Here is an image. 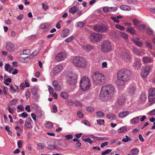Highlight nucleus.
<instances>
[{
  "instance_id": "f257e3e1",
  "label": "nucleus",
  "mask_w": 155,
  "mask_h": 155,
  "mask_svg": "<svg viewBox=\"0 0 155 155\" xmlns=\"http://www.w3.org/2000/svg\"><path fill=\"white\" fill-rule=\"evenodd\" d=\"M114 91V87L112 85L104 86L101 88L100 94V98L103 101L109 100L113 97Z\"/></svg>"
},
{
  "instance_id": "f03ea898",
  "label": "nucleus",
  "mask_w": 155,
  "mask_h": 155,
  "mask_svg": "<svg viewBox=\"0 0 155 155\" xmlns=\"http://www.w3.org/2000/svg\"><path fill=\"white\" fill-rule=\"evenodd\" d=\"M130 71L126 69H123L118 71L117 74V80L116 83L118 85H123L129 79Z\"/></svg>"
},
{
  "instance_id": "7ed1b4c3",
  "label": "nucleus",
  "mask_w": 155,
  "mask_h": 155,
  "mask_svg": "<svg viewBox=\"0 0 155 155\" xmlns=\"http://www.w3.org/2000/svg\"><path fill=\"white\" fill-rule=\"evenodd\" d=\"M72 62L75 67L81 68H85L87 65V60L81 56L74 57L72 60Z\"/></svg>"
},
{
  "instance_id": "20e7f679",
  "label": "nucleus",
  "mask_w": 155,
  "mask_h": 155,
  "mask_svg": "<svg viewBox=\"0 0 155 155\" xmlns=\"http://www.w3.org/2000/svg\"><path fill=\"white\" fill-rule=\"evenodd\" d=\"M92 78L94 83L96 84L105 83L106 81L105 77L98 72L93 73Z\"/></svg>"
},
{
  "instance_id": "39448f33",
  "label": "nucleus",
  "mask_w": 155,
  "mask_h": 155,
  "mask_svg": "<svg viewBox=\"0 0 155 155\" xmlns=\"http://www.w3.org/2000/svg\"><path fill=\"white\" fill-rule=\"evenodd\" d=\"M81 89L83 91L88 90L91 86L90 79L87 76H84L81 79L80 82Z\"/></svg>"
},
{
  "instance_id": "423d86ee",
  "label": "nucleus",
  "mask_w": 155,
  "mask_h": 155,
  "mask_svg": "<svg viewBox=\"0 0 155 155\" xmlns=\"http://www.w3.org/2000/svg\"><path fill=\"white\" fill-rule=\"evenodd\" d=\"M112 45L109 41H104L101 45V50L103 52H108L111 51Z\"/></svg>"
},
{
  "instance_id": "0eeeda50",
  "label": "nucleus",
  "mask_w": 155,
  "mask_h": 155,
  "mask_svg": "<svg viewBox=\"0 0 155 155\" xmlns=\"http://www.w3.org/2000/svg\"><path fill=\"white\" fill-rule=\"evenodd\" d=\"M149 101L151 102L149 104L150 105L155 103V89L154 88H151L149 91Z\"/></svg>"
},
{
  "instance_id": "6e6552de",
  "label": "nucleus",
  "mask_w": 155,
  "mask_h": 155,
  "mask_svg": "<svg viewBox=\"0 0 155 155\" xmlns=\"http://www.w3.org/2000/svg\"><path fill=\"white\" fill-rule=\"evenodd\" d=\"M102 38L101 34L97 33H93L90 35V39L93 42H98L101 41Z\"/></svg>"
},
{
  "instance_id": "1a4fd4ad",
  "label": "nucleus",
  "mask_w": 155,
  "mask_h": 155,
  "mask_svg": "<svg viewBox=\"0 0 155 155\" xmlns=\"http://www.w3.org/2000/svg\"><path fill=\"white\" fill-rule=\"evenodd\" d=\"M151 68L150 66L146 65L142 67L141 71V75L143 78H145L149 74Z\"/></svg>"
},
{
  "instance_id": "9d476101",
  "label": "nucleus",
  "mask_w": 155,
  "mask_h": 155,
  "mask_svg": "<svg viewBox=\"0 0 155 155\" xmlns=\"http://www.w3.org/2000/svg\"><path fill=\"white\" fill-rule=\"evenodd\" d=\"M107 27L103 25H95L94 28V30L97 32H103L107 30Z\"/></svg>"
},
{
  "instance_id": "9b49d317",
  "label": "nucleus",
  "mask_w": 155,
  "mask_h": 155,
  "mask_svg": "<svg viewBox=\"0 0 155 155\" xmlns=\"http://www.w3.org/2000/svg\"><path fill=\"white\" fill-rule=\"evenodd\" d=\"M77 78L76 74H72L68 79V83L71 85L75 84L77 81Z\"/></svg>"
},
{
  "instance_id": "f8f14e48",
  "label": "nucleus",
  "mask_w": 155,
  "mask_h": 155,
  "mask_svg": "<svg viewBox=\"0 0 155 155\" xmlns=\"http://www.w3.org/2000/svg\"><path fill=\"white\" fill-rule=\"evenodd\" d=\"M67 54L65 52H61L57 54L55 59L58 61L64 60L66 57Z\"/></svg>"
},
{
  "instance_id": "ddd939ff",
  "label": "nucleus",
  "mask_w": 155,
  "mask_h": 155,
  "mask_svg": "<svg viewBox=\"0 0 155 155\" xmlns=\"http://www.w3.org/2000/svg\"><path fill=\"white\" fill-rule=\"evenodd\" d=\"M81 49L84 51L89 52L94 49L93 47L89 44H84L82 45Z\"/></svg>"
},
{
  "instance_id": "4468645a",
  "label": "nucleus",
  "mask_w": 155,
  "mask_h": 155,
  "mask_svg": "<svg viewBox=\"0 0 155 155\" xmlns=\"http://www.w3.org/2000/svg\"><path fill=\"white\" fill-rule=\"evenodd\" d=\"M63 68V66L62 65H59L55 66L53 69V73L54 75L58 74L61 72Z\"/></svg>"
},
{
  "instance_id": "2eb2a0df",
  "label": "nucleus",
  "mask_w": 155,
  "mask_h": 155,
  "mask_svg": "<svg viewBox=\"0 0 155 155\" xmlns=\"http://www.w3.org/2000/svg\"><path fill=\"white\" fill-rule=\"evenodd\" d=\"M6 48L8 51H12L15 50V47L13 43L8 42L6 44Z\"/></svg>"
},
{
  "instance_id": "dca6fc26",
  "label": "nucleus",
  "mask_w": 155,
  "mask_h": 155,
  "mask_svg": "<svg viewBox=\"0 0 155 155\" xmlns=\"http://www.w3.org/2000/svg\"><path fill=\"white\" fill-rule=\"evenodd\" d=\"M32 120L30 118H28L26 119L25 124V127L26 128L31 129L32 128L31 124Z\"/></svg>"
},
{
  "instance_id": "f3484780",
  "label": "nucleus",
  "mask_w": 155,
  "mask_h": 155,
  "mask_svg": "<svg viewBox=\"0 0 155 155\" xmlns=\"http://www.w3.org/2000/svg\"><path fill=\"white\" fill-rule=\"evenodd\" d=\"M120 55L122 58L125 61H127L129 60L130 57L128 54L125 52H122Z\"/></svg>"
},
{
  "instance_id": "a211bd4d",
  "label": "nucleus",
  "mask_w": 155,
  "mask_h": 155,
  "mask_svg": "<svg viewBox=\"0 0 155 155\" xmlns=\"http://www.w3.org/2000/svg\"><path fill=\"white\" fill-rule=\"evenodd\" d=\"M70 30L68 28H65L63 30L61 34V36L63 38L67 37L69 34Z\"/></svg>"
},
{
  "instance_id": "6ab92c4d",
  "label": "nucleus",
  "mask_w": 155,
  "mask_h": 155,
  "mask_svg": "<svg viewBox=\"0 0 155 155\" xmlns=\"http://www.w3.org/2000/svg\"><path fill=\"white\" fill-rule=\"evenodd\" d=\"M142 61L144 64L149 63L152 62L153 60L151 58L145 56L143 57Z\"/></svg>"
},
{
  "instance_id": "aec40b11",
  "label": "nucleus",
  "mask_w": 155,
  "mask_h": 155,
  "mask_svg": "<svg viewBox=\"0 0 155 155\" xmlns=\"http://www.w3.org/2000/svg\"><path fill=\"white\" fill-rule=\"evenodd\" d=\"M129 113L127 111H122L118 114V116L121 118H124L128 115Z\"/></svg>"
},
{
  "instance_id": "412c9836",
  "label": "nucleus",
  "mask_w": 155,
  "mask_h": 155,
  "mask_svg": "<svg viewBox=\"0 0 155 155\" xmlns=\"http://www.w3.org/2000/svg\"><path fill=\"white\" fill-rule=\"evenodd\" d=\"M141 62L139 61H136L134 64V66L136 69H140L141 66Z\"/></svg>"
},
{
  "instance_id": "4be33fe9",
  "label": "nucleus",
  "mask_w": 155,
  "mask_h": 155,
  "mask_svg": "<svg viewBox=\"0 0 155 155\" xmlns=\"http://www.w3.org/2000/svg\"><path fill=\"white\" fill-rule=\"evenodd\" d=\"M125 99V97L124 96H122L120 97L118 99V103L120 105H122L124 102Z\"/></svg>"
},
{
  "instance_id": "5701e85b",
  "label": "nucleus",
  "mask_w": 155,
  "mask_h": 155,
  "mask_svg": "<svg viewBox=\"0 0 155 155\" xmlns=\"http://www.w3.org/2000/svg\"><path fill=\"white\" fill-rule=\"evenodd\" d=\"M60 96L61 98L64 99H67L69 97L68 94L65 92H62L61 93Z\"/></svg>"
},
{
  "instance_id": "b1692460",
  "label": "nucleus",
  "mask_w": 155,
  "mask_h": 155,
  "mask_svg": "<svg viewBox=\"0 0 155 155\" xmlns=\"http://www.w3.org/2000/svg\"><path fill=\"white\" fill-rule=\"evenodd\" d=\"M139 121V117H136L132 119L130 121V123L132 124H134L137 123Z\"/></svg>"
},
{
  "instance_id": "393cba45",
  "label": "nucleus",
  "mask_w": 155,
  "mask_h": 155,
  "mask_svg": "<svg viewBox=\"0 0 155 155\" xmlns=\"http://www.w3.org/2000/svg\"><path fill=\"white\" fill-rule=\"evenodd\" d=\"M120 8L122 10L129 11L131 10L130 7L126 5H122L120 7Z\"/></svg>"
},
{
  "instance_id": "a878e982",
  "label": "nucleus",
  "mask_w": 155,
  "mask_h": 155,
  "mask_svg": "<svg viewBox=\"0 0 155 155\" xmlns=\"http://www.w3.org/2000/svg\"><path fill=\"white\" fill-rule=\"evenodd\" d=\"M136 91V89L134 87H129L128 90V92L129 94L131 95H133L135 94Z\"/></svg>"
},
{
  "instance_id": "bb28decb",
  "label": "nucleus",
  "mask_w": 155,
  "mask_h": 155,
  "mask_svg": "<svg viewBox=\"0 0 155 155\" xmlns=\"http://www.w3.org/2000/svg\"><path fill=\"white\" fill-rule=\"evenodd\" d=\"M38 91V89L36 88L33 87L31 90V91L33 95L34 96L36 97L37 98L39 97V96L37 93Z\"/></svg>"
},
{
  "instance_id": "cd10ccee",
  "label": "nucleus",
  "mask_w": 155,
  "mask_h": 155,
  "mask_svg": "<svg viewBox=\"0 0 155 155\" xmlns=\"http://www.w3.org/2000/svg\"><path fill=\"white\" fill-rule=\"evenodd\" d=\"M18 59L20 61L24 63L27 62L29 61V59L28 57L24 58L21 57H19L18 58Z\"/></svg>"
},
{
  "instance_id": "c85d7f7f",
  "label": "nucleus",
  "mask_w": 155,
  "mask_h": 155,
  "mask_svg": "<svg viewBox=\"0 0 155 155\" xmlns=\"http://www.w3.org/2000/svg\"><path fill=\"white\" fill-rule=\"evenodd\" d=\"M107 117L111 120H115L116 118L115 115L113 114H108L107 115Z\"/></svg>"
},
{
  "instance_id": "c756f323",
  "label": "nucleus",
  "mask_w": 155,
  "mask_h": 155,
  "mask_svg": "<svg viewBox=\"0 0 155 155\" xmlns=\"http://www.w3.org/2000/svg\"><path fill=\"white\" fill-rule=\"evenodd\" d=\"M77 8L75 6H73L71 8L69 9V12L74 14L75 12L77 11Z\"/></svg>"
},
{
  "instance_id": "7c9ffc66",
  "label": "nucleus",
  "mask_w": 155,
  "mask_h": 155,
  "mask_svg": "<svg viewBox=\"0 0 155 155\" xmlns=\"http://www.w3.org/2000/svg\"><path fill=\"white\" fill-rule=\"evenodd\" d=\"M126 31L129 32L133 34H135L136 33L134 29L132 27L127 28V29L126 30Z\"/></svg>"
},
{
  "instance_id": "2f4dec72",
  "label": "nucleus",
  "mask_w": 155,
  "mask_h": 155,
  "mask_svg": "<svg viewBox=\"0 0 155 155\" xmlns=\"http://www.w3.org/2000/svg\"><path fill=\"white\" fill-rule=\"evenodd\" d=\"M39 53V51L38 50L35 51L33 52L30 55L29 57H28L29 59V60H30V59L33 58L35 56L37 55Z\"/></svg>"
},
{
  "instance_id": "473e14b6",
  "label": "nucleus",
  "mask_w": 155,
  "mask_h": 155,
  "mask_svg": "<svg viewBox=\"0 0 155 155\" xmlns=\"http://www.w3.org/2000/svg\"><path fill=\"white\" fill-rule=\"evenodd\" d=\"M18 101V100L17 99H13L12 101H11L8 104V106H11L14 105L16 104Z\"/></svg>"
},
{
  "instance_id": "72a5a7b5",
  "label": "nucleus",
  "mask_w": 155,
  "mask_h": 155,
  "mask_svg": "<svg viewBox=\"0 0 155 155\" xmlns=\"http://www.w3.org/2000/svg\"><path fill=\"white\" fill-rule=\"evenodd\" d=\"M139 152V150L137 148H133L130 151V153L132 155L137 154Z\"/></svg>"
},
{
  "instance_id": "f704fd0d",
  "label": "nucleus",
  "mask_w": 155,
  "mask_h": 155,
  "mask_svg": "<svg viewBox=\"0 0 155 155\" xmlns=\"http://www.w3.org/2000/svg\"><path fill=\"white\" fill-rule=\"evenodd\" d=\"M30 51L29 49H26L22 51L21 52V55L26 54L29 55L30 53Z\"/></svg>"
},
{
  "instance_id": "c9c22d12",
  "label": "nucleus",
  "mask_w": 155,
  "mask_h": 155,
  "mask_svg": "<svg viewBox=\"0 0 155 155\" xmlns=\"http://www.w3.org/2000/svg\"><path fill=\"white\" fill-rule=\"evenodd\" d=\"M96 115L98 118H102L104 116V113L100 111H97L96 113Z\"/></svg>"
},
{
  "instance_id": "e433bc0d",
  "label": "nucleus",
  "mask_w": 155,
  "mask_h": 155,
  "mask_svg": "<svg viewBox=\"0 0 155 155\" xmlns=\"http://www.w3.org/2000/svg\"><path fill=\"white\" fill-rule=\"evenodd\" d=\"M45 126L48 129H51L53 127V123L51 122H48L46 124Z\"/></svg>"
},
{
  "instance_id": "4c0bfd02",
  "label": "nucleus",
  "mask_w": 155,
  "mask_h": 155,
  "mask_svg": "<svg viewBox=\"0 0 155 155\" xmlns=\"http://www.w3.org/2000/svg\"><path fill=\"white\" fill-rule=\"evenodd\" d=\"M10 91L12 92L15 93L16 92H17L18 93L19 92V91L18 90V89H15L14 87H13L12 85H11L10 86Z\"/></svg>"
},
{
  "instance_id": "58836bf2",
  "label": "nucleus",
  "mask_w": 155,
  "mask_h": 155,
  "mask_svg": "<svg viewBox=\"0 0 155 155\" xmlns=\"http://www.w3.org/2000/svg\"><path fill=\"white\" fill-rule=\"evenodd\" d=\"M125 138H123L122 139V141L124 142H127L128 141H131L132 139L130 138L127 135L125 136Z\"/></svg>"
},
{
  "instance_id": "ea45409f",
  "label": "nucleus",
  "mask_w": 155,
  "mask_h": 155,
  "mask_svg": "<svg viewBox=\"0 0 155 155\" xmlns=\"http://www.w3.org/2000/svg\"><path fill=\"white\" fill-rule=\"evenodd\" d=\"M127 130L126 127H124L120 128L118 130L117 132L119 133H120L125 131Z\"/></svg>"
},
{
  "instance_id": "a19ab883",
  "label": "nucleus",
  "mask_w": 155,
  "mask_h": 155,
  "mask_svg": "<svg viewBox=\"0 0 155 155\" xmlns=\"http://www.w3.org/2000/svg\"><path fill=\"white\" fill-rule=\"evenodd\" d=\"M38 149V150H41L43 149L45 146V144L41 143H39L37 144Z\"/></svg>"
},
{
  "instance_id": "79ce46f5",
  "label": "nucleus",
  "mask_w": 155,
  "mask_h": 155,
  "mask_svg": "<svg viewBox=\"0 0 155 155\" xmlns=\"http://www.w3.org/2000/svg\"><path fill=\"white\" fill-rule=\"evenodd\" d=\"M110 12L116 11L117 10V6L115 5L114 7H109Z\"/></svg>"
},
{
  "instance_id": "37998d69",
  "label": "nucleus",
  "mask_w": 155,
  "mask_h": 155,
  "mask_svg": "<svg viewBox=\"0 0 155 155\" xmlns=\"http://www.w3.org/2000/svg\"><path fill=\"white\" fill-rule=\"evenodd\" d=\"M74 104L77 106L80 107L83 106L82 104L78 100H76L74 101Z\"/></svg>"
},
{
  "instance_id": "c03bdc74",
  "label": "nucleus",
  "mask_w": 155,
  "mask_h": 155,
  "mask_svg": "<svg viewBox=\"0 0 155 155\" xmlns=\"http://www.w3.org/2000/svg\"><path fill=\"white\" fill-rule=\"evenodd\" d=\"M40 26L41 28L43 29H45L47 28L48 27L49 25L47 24L44 23L41 25Z\"/></svg>"
},
{
  "instance_id": "a18cd8bd",
  "label": "nucleus",
  "mask_w": 155,
  "mask_h": 155,
  "mask_svg": "<svg viewBox=\"0 0 155 155\" xmlns=\"http://www.w3.org/2000/svg\"><path fill=\"white\" fill-rule=\"evenodd\" d=\"M121 36L125 39H127L128 38V35L124 32H121L120 33Z\"/></svg>"
},
{
  "instance_id": "49530a36",
  "label": "nucleus",
  "mask_w": 155,
  "mask_h": 155,
  "mask_svg": "<svg viewBox=\"0 0 155 155\" xmlns=\"http://www.w3.org/2000/svg\"><path fill=\"white\" fill-rule=\"evenodd\" d=\"M115 27L116 28L120 30L123 31L125 30V28L124 27L119 25L116 24L115 25Z\"/></svg>"
},
{
  "instance_id": "de8ad7c7",
  "label": "nucleus",
  "mask_w": 155,
  "mask_h": 155,
  "mask_svg": "<svg viewBox=\"0 0 155 155\" xmlns=\"http://www.w3.org/2000/svg\"><path fill=\"white\" fill-rule=\"evenodd\" d=\"M112 150L110 149H107L105 151L102 152L101 154V155H105L106 154H108Z\"/></svg>"
},
{
  "instance_id": "09e8293b",
  "label": "nucleus",
  "mask_w": 155,
  "mask_h": 155,
  "mask_svg": "<svg viewBox=\"0 0 155 155\" xmlns=\"http://www.w3.org/2000/svg\"><path fill=\"white\" fill-rule=\"evenodd\" d=\"M133 50L135 53L138 55H141V53L136 48H133Z\"/></svg>"
},
{
  "instance_id": "8fccbe9b",
  "label": "nucleus",
  "mask_w": 155,
  "mask_h": 155,
  "mask_svg": "<svg viewBox=\"0 0 155 155\" xmlns=\"http://www.w3.org/2000/svg\"><path fill=\"white\" fill-rule=\"evenodd\" d=\"M54 88L55 90L59 91L61 90V87L60 85L58 84L54 86Z\"/></svg>"
},
{
  "instance_id": "3c124183",
  "label": "nucleus",
  "mask_w": 155,
  "mask_h": 155,
  "mask_svg": "<svg viewBox=\"0 0 155 155\" xmlns=\"http://www.w3.org/2000/svg\"><path fill=\"white\" fill-rule=\"evenodd\" d=\"M74 37L73 36H71L70 37L65 39V41L66 42H69L71 41L73 39H74Z\"/></svg>"
},
{
  "instance_id": "603ef678",
  "label": "nucleus",
  "mask_w": 155,
  "mask_h": 155,
  "mask_svg": "<svg viewBox=\"0 0 155 155\" xmlns=\"http://www.w3.org/2000/svg\"><path fill=\"white\" fill-rule=\"evenodd\" d=\"M137 28L139 30L142 31L145 29V26L144 25H140L138 26Z\"/></svg>"
},
{
  "instance_id": "864d4df0",
  "label": "nucleus",
  "mask_w": 155,
  "mask_h": 155,
  "mask_svg": "<svg viewBox=\"0 0 155 155\" xmlns=\"http://www.w3.org/2000/svg\"><path fill=\"white\" fill-rule=\"evenodd\" d=\"M140 98L142 101H144L146 99V96L144 94H142L140 96Z\"/></svg>"
},
{
  "instance_id": "5fc2aeb1",
  "label": "nucleus",
  "mask_w": 155,
  "mask_h": 155,
  "mask_svg": "<svg viewBox=\"0 0 155 155\" xmlns=\"http://www.w3.org/2000/svg\"><path fill=\"white\" fill-rule=\"evenodd\" d=\"M78 117L80 118H83L84 114L80 111H78L77 113Z\"/></svg>"
},
{
  "instance_id": "6e6d98bb",
  "label": "nucleus",
  "mask_w": 155,
  "mask_h": 155,
  "mask_svg": "<svg viewBox=\"0 0 155 155\" xmlns=\"http://www.w3.org/2000/svg\"><path fill=\"white\" fill-rule=\"evenodd\" d=\"M55 147H56L55 145H49L47 147V148L49 150H51L55 149Z\"/></svg>"
},
{
  "instance_id": "4d7b16f0",
  "label": "nucleus",
  "mask_w": 155,
  "mask_h": 155,
  "mask_svg": "<svg viewBox=\"0 0 155 155\" xmlns=\"http://www.w3.org/2000/svg\"><path fill=\"white\" fill-rule=\"evenodd\" d=\"M97 124L99 125L103 124L104 123V120H97Z\"/></svg>"
},
{
  "instance_id": "13d9d810",
  "label": "nucleus",
  "mask_w": 155,
  "mask_h": 155,
  "mask_svg": "<svg viewBox=\"0 0 155 155\" xmlns=\"http://www.w3.org/2000/svg\"><path fill=\"white\" fill-rule=\"evenodd\" d=\"M86 110L88 112H92L94 110V108L92 107H88L87 108Z\"/></svg>"
},
{
  "instance_id": "bf43d9fd",
  "label": "nucleus",
  "mask_w": 155,
  "mask_h": 155,
  "mask_svg": "<svg viewBox=\"0 0 155 155\" xmlns=\"http://www.w3.org/2000/svg\"><path fill=\"white\" fill-rule=\"evenodd\" d=\"M83 141L85 142H88L90 144H92V141L91 140L90 138H87L84 139L83 140Z\"/></svg>"
},
{
  "instance_id": "052dcab7",
  "label": "nucleus",
  "mask_w": 155,
  "mask_h": 155,
  "mask_svg": "<svg viewBox=\"0 0 155 155\" xmlns=\"http://www.w3.org/2000/svg\"><path fill=\"white\" fill-rule=\"evenodd\" d=\"M48 91L50 94H52L54 93V90L50 86H48Z\"/></svg>"
},
{
  "instance_id": "680f3d73",
  "label": "nucleus",
  "mask_w": 155,
  "mask_h": 155,
  "mask_svg": "<svg viewBox=\"0 0 155 155\" xmlns=\"http://www.w3.org/2000/svg\"><path fill=\"white\" fill-rule=\"evenodd\" d=\"M134 26H137V25L140 23V21L136 19H134L133 21Z\"/></svg>"
},
{
  "instance_id": "e2e57ef3",
  "label": "nucleus",
  "mask_w": 155,
  "mask_h": 155,
  "mask_svg": "<svg viewBox=\"0 0 155 155\" xmlns=\"http://www.w3.org/2000/svg\"><path fill=\"white\" fill-rule=\"evenodd\" d=\"M68 104L70 105L73 106L74 104V102H73L71 99H68L67 101Z\"/></svg>"
},
{
  "instance_id": "0e129e2a",
  "label": "nucleus",
  "mask_w": 155,
  "mask_h": 155,
  "mask_svg": "<svg viewBox=\"0 0 155 155\" xmlns=\"http://www.w3.org/2000/svg\"><path fill=\"white\" fill-rule=\"evenodd\" d=\"M111 19L115 23H118L119 22V20L117 19V17H111Z\"/></svg>"
},
{
  "instance_id": "69168bd1",
  "label": "nucleus",
  "mask_w": 155,
  "mask_h": 155,
  "mask_svg": "<svg viewBox=\"0 0 155 155\" xmlns=\"http://www.w3.org/2000/svg\"><path fill=\"white\" fill-rule=\"evenodd\" d=\"M77 25L79 27H81L84 25V23L83 22H79L77 23Z\"/></svg>"
},
{
  "instance_id": "338daca9",
  "label": "nucleus",
  "mask_w": 155,
  "mask_h": 155,
  "mask_svg": "<svg viewBox=\"0 0 155 155\" xmlns=\"http://www.w3.org/2000/svg\"><path fill=\"white\" fill-rule=\"evenodd\" d=\"M42 5L43 6V8L44 11L47 10L48 8V6L46 4H45L44 3H42Z\"/></svg>"
},
{
  "instance_id": "774afa93",
  "label": "nucleus",
  "mask_w": 155,
  "mask_h": 155,
  "mask_svg": "<svg viewBox=\"0 0 155 155\" xmlns=\"http://www.w3.org/2000/svg\"><path fill=\"white\" fill-rule=\"evenodd\" d=\"M103 11L105 12H110L109 7L107 6L104 7L103 8Z\"/></svg>"
}]
</instances>
